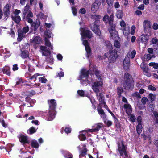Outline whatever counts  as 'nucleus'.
Here are the masks:
<instances>
[{
	"label": "nucleus",
	"instance_id": "f257e3e1",
	"mask_svg": "<svg viewBox=\"0 0 158 158\" xmlns=\"http://www.w3.org/2000/svg\"><path fill=\"white\" fill-rule=\"evenodd\" d=\"M118 150L121 156H123L124 154L126 157H128V155L126 152V147L123 144V141H121L118 143Z\"/></svg>",
	"mask_w": 158,
	"mask_h": 158
},
{
	"label": "nucleus",
	"instance_id": "f03ea898",
	"mask_svg": "<svg viewBox=\"0 0 158 158\" xmlns=\"http://www.w3.org/2000/svg\"><path fill=\"white\" fill-rule=\"evenodd\" d=\"M29 29L28 26H27L24 27L22 30L19 31L18 38V41H21L23 38L25 37L26 33L28 31Z\"/></svg>",
	"mask_w": 158,
	"mask_h": 158
},
{
	"label": "nucleus",
	"instance_id": "7ed1b4c3",
	"mask_svg": "<svg viewBox=\"0 0 158 158\" xmlns=\"http://www.w3.org/2000/svg\"><path fill=\"white\" fill-rule=\"evenodd\" d=\"M103 85L102 81H100L95 82L92 85L93 90L96 93V95L98 96V93L99 92V89Z\"/></svg>",
	"mask_w": 158,
	"mask_h": 158
},
{
	"label": "nucleus",
	"instance_id": "20e7f679",
	"mask_svg": "<svg viewBox=\"0 0 158 158\" xmlns=\"http://www.w3.org/2000/svg\"><path fill=\"white\" fill-rule=\"evenodd\" d=\"M90 29L92 31L98 36H100L101 33L99 28V26L98 23L94 22L92 24H90Z\"/></svg>",
	"mask_w": 158,
	"mask_h": 158
},
{
	"label": "nucleus",
	"instance_id": "39448f33",
	"mask_svg": "<svg viewBox=\"0 0 158 158\" xmlns=\"http://www.w3.org/2000/svg\"><path fill=\"white\" fill-rule=\"evenodd\" d=\"M88 71L83 69L81 71V74L79 78V80H82L83 81L87 80L88 77Z\"/></svg>",
	"mask_w": 158,
	"mask_h": 158
},
{
	"label": "nucleus",
	"instance_id": "423d86ee",
	"mask_svg": "<svg viewBox=\"0 0 158 158\" xmlns=\"http://www.w3.org/2000/svg\"><path fill=\"white\" fill-rule=\"evenodd\" d=\"M110 55L109 57L110 62H114L118 57L117 51L115 50H114L112 51L110 50Z\"/></svg>",
	"mask_w": 158,
	"mask_h": 158
},
{
	"label": "nucleus",
	"instance_id": "0eeeda50",
	"mask_svg": "<svg viewBox=\"0 0 158 158\" xmlns=\"http://www.w3.org/2000/svg\"><path fill=\"white\" fill-rule=\"evenodd\" d=\"M130 56V54L129 53H127L123 61V64L124 68L126 70H127L129 68Z\"/></svg>",
	"mask_w": 158,
	"mask_h": 158
},
{
	"label": "nucleus",
	"instance_id": "6e6552de",
	"mask_svg": "<svg viewBox=\"0 0 158 158\" xmlns=\"http://www.w3.org/2000/svg\"><path fill=\"white\" fill-rule=\"evenodd\" d=\"M83 44L85 45V50L87 52V56L89 58L91 55V49L89 46V44L87 40H84L83 42Z\"/></svg>",
	"mask_w": 158,
	"mask_h": 158
},
{
	"label": "nucleus",
	"instance_id": "1a4fd4ad",
	"mask_svg": "<svg viewBox=\"0 0 158 158\" xmlns=\"http://www.w3.org/2000/svg\"><path fill=\"white\" fill-rule=\"evenodd\" d=\"M133 82V81H124L123 85L124 89H129L130 88H132L134 86Z\"/></svg>",
	"mask_w": 158,
	"mask_h": 158
},
{
	"label": "nucleus",
	"instance_id": "9d476101",
	"mask_svg": "<svg viewBox=\"0 0 158 158\" xmlns=\"http://www.w3.org/2000/svg\"><path fill=\"white\" fill-rule=\"evenodd\" d=\"M101 4V3L98 0L95 1L92 6L91 8L92 11H93L94 12H96L98 10Z\"/></svg>",
	"mask_w": 158,
	"mask_h": 158
},
{
	"label": "nucleus",
	"instance_id": "9b49d317",
	"mask_svg": "<svg viewBox=\"0 0 158 158\" xmlns=\"http://www.w3.org/2000/svg\"><path fill=\"white\" fill-rule=\"evenodd\" d=\"M11 7V6H10L8 4L6 5L5 6L3 9L4 15L5 17H8L10 14V8Z\"/></svg>",
	"mask_w": 158,
	"mask_h": 158
},
{
	"label": "nucleus",
	"instance_id": "f8f14e48",
	"mask_svg": "<svg viewBox=\"0 0 158 158\" xmlns=\"http://www.w3.org/2000/svg\"><path fill=\"white\" fill-rule=\"evenodd\" d=\"M82 36H84L87 37L89 38H90L92 37V33L89 30H84L83 31L81 34Z\"/></svg>",
	"mask_w": 158,
	"mask_h": 158
},
{
	"label": "nucleus",
	"instance_id": "ddd939ff",
	"mask_svg": "<svg viewBox=\"0 0 158 158\" xmlns=\"http://www.w3.org/2000/svg\"><path fill=\"white\" fill-rule=\"evenodd\" d=\"M124 107L126 109V112L128 115L131 114L132 112V108L129 104H125L124 105Z\"/></svg>",
	"mask_w": 158,
	"mask_h": 158
},
{
	"label": "nucleus",
	"instance_id": "4468645a",
	"mask_svg": "<svg viewBox=\"0 0 158 158\" xmlns=\"http://www.w3.org/2000/svg\"><path fill=\"white\" fill-rule=\"evenodd\" d=\"M110 33L112 39L114 40H118V39H119L117 31H116L113 32L110 31Z\"/></svg>",
	"mask_w": 158,
	"mask_h": 158
},
{
	"label": "nucleus",
	"instance_id": "2eb2a0df",
	"mask_svg": "<svg viewBox=\"0 0 158 158\" xmlns=\"http://www.w3.org/2000/svg\"><path fill=\"white\" fill-rule=\"evenodd\" d=\"M124 81H133L131 76L127 72L124 74Z\"/></svg>",
	"mask_w": 158,
	"mask_h": 158
},
{
	"label": "nucleus",
	"instance_id": "dca6fc26",
	"mask_svg": "<svg viewBox=\"0 0 158 158\" xmlns=\"http://www.w3.org/2000/svg\"><path fill=\"white\" fill-rule=\"evenodd\" d=\"M91 18L95 20L94 22H96V23H98L99 22V19L100 18V16L98 15H91Z\"/></svg>",
	"mask_w": 158,
	"mask_h": 158
},
{
	"label": "nucleus",
	"instance_id": "f3484780",
	"mask_svg": "<svg viewBox=\"0 0 158 158\" xmlns=\"http://www.w3.org/2000/svg\"><path fill=\"white\" fill-rule=\"evenodd\" d=\"M11 18L17 24L20 23L21 20L20 16L19 15L12 16Z\"/></svg>",
	"mask_w": 158,
	"mask_h": 158
},
{
	"label": "nucleus",
	"instance_id": "a211bd4d",
	"mask_svg": "<svg viewBox=\"0 0 158 158\" xmlns=\"http://www.w3.org/2000/svg\"><path fill=\"white\" fill-rule=\"evenodd\" d=\"M19 140L21 143H28L26 136L21 135L19 138Z\"/></svg>",
	"mask_w": 158,
	"mask_h": 158
},
{
	"label": "nucleus",
	"instance_id": "6ab92c4d",
	"mask_svg": "<svg viewBox=\"0 0 158 158\" xmlns=\"http://www.w3.org/2000/svg\"><path fill=\"white\" fill-rule=\"evenodd\" d=\"M39 25L40 22L36 21V22H33L32 23L31 27L33 28L34 31H36L39 27Z\"/></svg>",
	"mask_w": 158,
	"mask_h": 158
},
{
	"label": "nucleus",
	"instance_id": "aec40b11",
	"mask_svg": "<svg viewBox=\"0 0 158 158\" xmlns=\"http://www.w3.org/2000/svg\"><path fill=\"white\" fill-rule=\"evenodd\" d=\"M9 68L8 67H4L2 69V71L4 73L6 74V75L10 76V72L9 70Z\"/></svg>",
	"mask_w": 158,
	"mask_h": 158
},
{
	"label": "nucleus",
	"instance_id": "412c9836",
	"mask_svg": "<svg viewBox=\"0 0 158 158\" xmlns=\"http://www.w3.org/2000/svg\"><path fill=\"white\" fill-rule=\"evenodd\" d=\"M142 127L141 124L139 123L136 127L137 133L138 134H140L142 132Z\"/></svg>",
	"mask_w": 158,
	"mask_h": 158
},
{
	"label": "nucleus",
	"instance_id": "4be33fe9",
	"mask_svg": "<svg viewBox=\"0 0 158 158\" xmlns=\"http://www.w3.org/2000/svg\"><path fill=\"white\" fill-rule=\"evenodd\" d=\"M155 56L153 55H151V54H148L144 56V59L147 61H148L150 60L152 57L155 58Z\"/></svg>",
	"mask_w": 158,
	"mask_h": 158
},
{
	"label": "nucleus",
	"instance_id": "5701e85b",
	"mask_svg": "<svg viewBox=\"0 0 158 158\" xmlns=\"http://www.w3.org/2000/svg\"><path fill=\"white\" fill-rule=\"evenodd\" d=\"M33 42L35 44H40L41 42V39L40 37L36 36Z\"/></svg>",
	"mask_w": 158,
	"mask_h": 158
},
{
	"label": "nucleus",
	"instance_id": "b1692460",
	"mask_svg": "<svg viewBox=\"0 0 158 158\" xmlns=\"http://www.w3.org/2000/svg\"><path fill=\"white\" fill-rule=\"evenodd\" d=\"M98 96V100L99 101V102H100V103L102 104L104 103V101L103 99V98L104 97L103 94L101 93H100L99 96Z\"/></svg>",
	"mask_w": 158,
	"mask_h": 158
},
{
	"label": "nucleus",
	"instance_id": "393cba45",
	"mask_svg": "<svg viewBox=\"0 0 158 158\" xmlns=\"http://www.w3.org/2000/svg\"><path fill=\"white\" fill-rule=\"evenodd\" d=\"M123 91V88L121 87H118L117 88V92L119 97L120 98L121 96V94Z\"/></svg>",
	"mask_w": 158,
	"mask_h": 158
},
{
	"label": "nucleus",
	"instance_id": "a878e982",
	"mask_svg": "<svg viewBox=\"0 0 158 158\" xmlns=\"http://www.w3.org/2000/svg\"><path fill=\"white\" fill-rule=\"evenodd\" d=\"M40 49L42 51H44L47 53H50V51L48 49L47 47L45 46H41L40 47Z\"/></svg>",
	"mask_w": 158,
	"mask_h": 158
},
{
	"label": "nucleus",
	"instance_id": "bb28decb",
	"mask_svg": "<svg viewBox=\"0 0 158 158\" xmlns=\"http://www.w3.org/2000/svg\"><path fill=\"white\" fill-rule=\"evenodd\" d=\"M110 27L109 28V32L110 31H115V25L113 24V23L112 24H109Z\"/></svg>",
	"mask_w": 158,
	"mask_h": 158
},
{
	"label": "nucleus",
	"instance_id": "cd10ccee",
	"mask_svg": "<svg viewBox=\"0 0 158 158\" xmlns=\"http://www.w3.org/2000/svg\"><path fill=\"white\" fill-rule=\"evenodd\" d=\"M56 106V102H55V100L54 99L51 100L50 104V108H52V109H54Z\"/></svg>",
	"mask_w": 158,
	"mask_h": 158
},
{
	"label": "nucleus",
	"instance_id": "c85d7f7f",
	"mask_svg": "<svg viewBox=\"0 0 158 158\" xmlns=\"http://www.w3.org/2000/svg\"><path fill=\"white\" fill-rule=\"evenodd\" d=\"M45 45L48 46V47H51V49H53V47L52 46H51V43L48 40V39L47 38H45Z\"/></svg>",
	"mask_w": 158,
	"mask_h": 158
},
{
	"label": "nucleus",
	"instance_id": "c756f323",
	"mask_svg": "<svg viewBox=\"0 0 158 158\" xmlns=\"http://www.w3.org/2000/svg\"><path fill=\"white\" fill-rule=\"evenodd\" d=\"M116 15L118 19H121L123 16V13L121 10L118 11Z\"/></svg>",
	"mask_w": 158,
	"mask_h": 158
},
{
	"label": "nucleus",
	"instance_id": "7c9ffc66",
	"mask_svg": "<svg viewBox=\"0 0 158 158\" xmlns=\"http://www.w3.org/2000/svg\"><path fill=\"white\" fill-rule=\"evenodd\" d=\"M142 37L141 38V40L144 42H146L148 39V35H144L142 36Z\"/></svg>",
	"mask_w": 158,
	"mask_h": 158
},
{
	"label": "nucleus",
	"instance_id": "2f4dec72",
	"mask_svg": "<svg viewBox=\"0 0 158 158\" xmlns=\"http://www.w3.org/2000/svg\"><path fill=\"white\" fill-rule=\"evenodd\" d=\"M31 145L33 147L35 148H38L39 146L38 143L35 140H33L31 143Z\"/></svg>",
	"mask_w": 158,
	"mask_h": 158
},
{
	"label": "nucleus",
	"instance_id": "473e14b6",
	"mask_svg": "<svg viewBox=\"0 0 158 158\" xmlns=\"http://www.w3.org/2000/svg\"><path fill=\"white\" fill-rule=\"evenodd\" d=\"M29 9V6L27 5L24 7V9L23 12V14L24 16L26 15L27 12L28 11Z\"/></svg>",
	"mask_w": 158,
	"mask_h": 158
},
{
	"label": "nucleus",
	"instance_id": "72a5a7b5",
	"mask_svg": "<svg viewBox=\"0 0 158 158\" xmlns=\"http://www.w3.org/2000/svg\"><path fill=\"white\" fill-rule=\"evenodd\" d=\"M114 45L116 48H120L121 46L120 43L117 40H115Z\"/></svg>",
	"mask_w": 158,
	"mask_h": 158
},
{
	"label": "nucleus",
	"instance_id": "f704fd0d",
	"mask_svg": "<svg viewBox=\"0 0 158 158\" xmlns=\"http://www.w3.org/2000/svg\"><path fill=\"white\" fill-rule=\"evenodd\" d=\"M149 65L151 66H153L155 69L158 68V64L155 63H150L149 64Z\"/></svg>",
	"mask_w": 158,
	"mask_h": 158
},
{
	"label": "nucleus",
	"instance_id": "c9c22d12",
	"mask_svg": "<svg viewBox=\"0 0 158 158\" xmlns=\"http://www.w3.org/2000/svg\"><path fill=\"white\" fill-rule=\"evenodd\" d=\"M144 23L145 24H144V27L145 28L146 27H150V22L149 21L147 20H144Z\"/></svg>",
	"mask_w": 158,
	"mask_h": 158
},
{
	"label": "nucleus",
	"instance_id": "e433bc0d",
	"mask_svg": "<svg viewBox=\"0 0 158 158\" xmlns=\"http://www.w3.org/2000/svg\"><path fill=\"white\" fill-rule=\"evenodd\" d=\"M154 108V105L150 104L148 107V110L150 111H152L153 110Z\"/></svg>",
	"mask_w": 158,
	"mask_h": 158
},
{
	"label": "nucleus",
	"instance_id": "4c0bfd02",
	"mask_svg": "<svg viewBox=\"0 0 158 158\" xmlns=\"http://www.w3.org/2000/svg\"><path fill=\"white\" fill-rule=\"evenodd\" d=\"M21 56L23 58H25L28 57L27 52H26L24 51H22L21 53Z\"/></svg>",
	"mask_w": 158,
	"mask_h": 158
},
{
	"label": "nucleus",
	"instance_id": "58836bf2",
	"mask_svg": "<svg viewBox=\"0 0 158 158\" xmlns=\"http://www.w3.org/2000/svg\"><path fill=\"white\" fill-rule=\"evenodd\" d=\"M87 150L86 148H84L83 150L81 153V154L79 155V157H81L82 156H83L86 154V152Z\"/></svg>",
	"mask_w": 158,
	"mask_h": 158
},
{
	"label": "nucleus",
	"instance_id": "ea45409f",
	"mask_svg": "<svg viewBox=\"0 0 158 158\" xmlns=\"http://www.w3.org/2000/svg\"><path fill=\"white\" fill-rule=\"evenodd\" d=\"M149 98L151 99V102H152L154 101L155 96L152 94H150L149 95Z\"/></svg>",
	"mask_w": 158,
	"mask_h": 158
},
{
	"label": "nucleus",
	"instance_id": "a19ab883",
	"mask_svg": "<svg viewBox=\"0 0 158 158\" xmlns=\"http://www.w3.org/2000/svg\"><path fill=\"white\" fill-rule=\"evenodd\" d=\"M55 117V113L53 112L52 113L50 114L48 118V119L49 121L52 120Z\"/></svg>",
	"mask_w": 158,
	"mask_h": 158
},
{
	"label": "nucleus",
	"instance_id": "79ce46f5",
	"mask_svg": "<svg viewBox=\"0 0 158 158\" xmlns=\"http://www.w3.org/2000/svg\"><path fill=\"white\" fill-rule=\"evenodd\" d=\"M132 96L133 97L137 98H140L141 97L140 93L138 92H135L133 94Z\"/></svg>",
	"mask_w": 158,
	"mask_h": 158
},
{
	"label": "nucleus",
	"instance_id": "37998d69",
	"mask_svg": "<svg viewBox=\"0 0 158 158\" xmlns=\"http://www.w3.org/2000/svg\"><path fill=\"white\" fill-rule=\"evenodd\" d=\"M148 101V99L147 98L145 97H143L141 100L142 103L143 105H145Z\"/></svg>",
	"mask_w": 158,
	"mask_h": 158
},
{
	"label": "nucleus",
	"instance_id": "c03bdc74",
	"mask_svg": "<svg viewBox=\"0 0 158 158\" xmlns=\"http://www.w3.org/2000/svg\"><path fill=\"white\" fill-rule=\"evenodd\" d=\"M136 54V52L135 50L132 51L130 54V56L131 58H133Z\"/></svg>",
	"mask_w": 158,
	"mask_h": 158
},
{
	"label": "nucleus",
	"instance_id": "a18cd8bd",
	"mask_svg": "<svg viewBox=\"0 0 158 158\" xmlns=\"http://www.w3.org/2000/svg\"><path fill=\"white\" fill-rule=\"evenodd\" d=\"M105 44L106 46L108 48H109L110 49L111 47V44L109 41H106Z\"/></svg>",
	"mask_w": 158,
	"mask_h": 158
},
{
	"label": "nucleus",
	"instance_id": "49530a36",
	"mask_svg": "<svg viewBox=\"0 0 158 158\" xmlns=\"http://www.w3.org/2000/svg\"><path fill=\"white\" fill-rule=\"evenodd\" d=\"M33 17V14L30 11H28V14H27L26 18H30V17Z\"/></svg>",
	"mask_w": 158,
	"mask_h": 158
},
{
	"label": "nucleus",
	"instance_id": "de8ad7c7",
	"mask_svg": "<svg viewBox=\"0 0 158 158\" xmlns=\"http://www.w3.org/2000/svg\"><path fill=\"white\" fill-rule=\"evenodd\" d=\"M39 81L42 83H45L47 81V80L45 78L40 77L39 78Z\"/></svg>",
	"mask_w": 158,
	"mask_h": 158
},
{
	"label": "nucleus",
	"instance_id": "09e8293b",
	"mask_svg": "<svg viewBox=\"0 0 158 158\" xmlns=\"http://www.w3.org/2000/svg\"><path fill=\"white\" fill-rule=\"evenodd\" d=\"M95 74L96 76H97V78H100V73L98 70H96L95 72Z\"/></svg>",
	"mask_w": 158,
	"mask_h": 158
},
{
	"label": "nucleus",
	"instance_id": "8fccbe9b",
	"mask_svg": "<svg viewBox=\"0 0 158 158\" xmlns=\"http://www.w3.org/2000/svg\"><path fill=\"white\" fill-rule=\"evenodd\" d=\"M113 17L110 16L109 18V24H112L113 23Z\"/></svg>",
	"mask_w": 158,
	"mask_h": 158
},
{
	"label": "nucleus",
	"instance_id": "3c124183",
	"mask_svg": "<svg viewBox=\"0 0 158 158\" xmlns=\"http://www.w3.org/2000/svg\"><path fill=\"white\" fill-rule=\"evenodd\" d=\"M130 118L131 120L133 122H134L135 121V119H136L135 117L132 114H130Z\"/></svg>",
	"mask_w": 158,
	"mask_h": 158
},
{
	"label": "nucleus",
	"instance_id": "603ef678",
	"mask_svg": "<svg viewBox=\"0 0 158 158\" xmlns=\"http://www.w3.org/2000/svg\"><path fill=\"white\" fill-rule=\"evenodd\" d=\"M30 134H32L36 131V130L34 127H31L29 129Z\"/></svg>",
	"mask_w": 158,
	"mask_h": 158
},
{
	"label": "nucleus",
	"instance_id": "864d4df0",
	"mask_svg": "<svg viewBox=\"0 0 158 158\" xmlns=\"http://www.w3.org/2000/svg\"><path fill=\"white\" fill-rule=\"evenodd\" d=\"M109 16L108 15H105L103 17V21L107 22L109 20Z\"/></svg>",
	"mask_w": 158,
	"mask_h": 158
},
{
	"label": "nucleus",
	"instance_id": "5fc2aeb1",
	"mask_svg": "<svg viewBox=\"0 0 158 158\" xmlns=\"http://www.w3.org/2000/svg\"><path fill=\"white\" fill-rule=\"evenodd\" d=\"M113 2V0H106L107 3L108 5L110 6H112Z\"/></svg>",
	"mask_w": 158,
	"mask_h": 158
},
{
	"label": "nucleus",
	"instance_id": "6e6d98bb",
	"mask_svg": "<svg viewBox=\"0 0 158 158\" xmlns=\"http://www.w3.org/2000/svg\"><path fill=\"white\" fill-rule=\"evenodd\" d=\"M104 122L108 126H110L112 124V122L110 121L106 120Z\"/></svg>",
	"mask_w": 158,
	"mask_h": 158
},
{
	"label": "nucleus",
	"instance_id": "4d7b16f0",
	"mask_svg": "<svg viewBox=\"0 0 158 158\" xmlns=\"http://www.w3.org/2000/svg\"><path fill=\"white\" fill-rule=\"evenodd\" d=\"M39 75L38 73L36 74H35L32 77H31L30 78V79L32 80V79L35 78V80H34V81H35L36 79V77Z\"/></svg>",
	"mask_w": 158,
	"mask_h": 158
},
{
	"label": "nucleus",
	"instance_id": "13d9d810",
	"mask_svg": "<svg viewBox=\"0 0 158 158\" xmlns=\"http://www.w3.org/2000/svg\"><path fill=\"white\" fill-rule=\"evenodd\" d=\"M78 94L81 96H83L84 94V93L83 91L81 90H79L77 91Z\"/></svg>",
	"mask_w": 158,
	"mask_h": 158
},
{
	"label": "nucleus",
	"instance_id": "bf43d9fd",
	"mask_svg": "<svg viewBox=\"0 0 158 158\" xmlns=\"http://www.w3.org/2000/svg\"><path fill=\"white\" fill-rule=\"evenodd\" d=\"M152 42L153 44H156L158 42V40L156 38H154L152 40Z\"/></svg>",
	"mask_w": 158,
	"mask_h": 158
},
{
	"label": "nucleus",
	"instance_id": "052dcab7",
	"mask_svg": "<svg viewBox=\"0 0 158 158\" xmlns=\"http://www.w3.org/2000/svg\"><path fill=\"white\" fill-rule=\"evenodd\" d=\"M148 51L149 53V54H153V49L152 48H149L148 49Z\"/></svg>",
	"mask_w": 158,
	"mask_h": 158
},
{
	"label": "nucleus",
	"instance_id": "680f3d73",
	"mask_svg": "<svg viewBox=\"0 0 158 158\" xmlns=\"http://www.w3.org/2000/svg\"><path fill=\"white\" fill-rule=\"evenodd\" d=\"M153 28L154 30H157L158 29V25L157 23H154L153 24Z\"/></svg>",
	"mask_w": 158,
	"mask_h": 158
},
{
	"label": "nucleus",
	"instance_id": "e2e57ef3",
	"mask_svg": "<svg viewBox=\"0 0 158 158\" xmlns=\"http://www.w3.org/2000/svg\"><path fill=\"white\" fill-rule=\"evenodd\" d=\"M80 12L81 14H84L85 13L86 10L84 8H82L80 9Z\"/></svg>",
	"mask_w": 158,
	"mask_h": 158
},
{
	"label": "nucleus",
	"instance_id": "0e129e2a",
	"mask_svg": "<svg viewBox=\"0 0 158 158\" xmlns=\"http://www.w3.org/2000/svg\"><path fill=\"white\" fill-rule=\"evenodd\" d=\"M135 14L137 15H140L142 14V12L140 10H137L135 12Z\"/></svg>",
	"mask_w": 158,
	"mask_h": 158
},
{
	"label": "nucleus",
	"instance_id": "69168bd1",
	"mask_svg": "<svg viewBox=\"0 0 158 158\" xmlns=\"http://www.w3.org/2000/svg\"><path fill=\"white\" fill-rule=\"evenodd\" d=\"M120 25L121 27H124L126 26L125 23L123 21H122L120 23Z\"/></svg>",
	"mask_w": 158,
	"mask_h": 158
},
{
	"label": "nucleus",
	"instance_id": "338daca9",
	"mask_svg": "<svg viewBox=\"0 0 158 158\" xmlns=\"http://www.w3.org/2000/svg\"><path fill=\"white\" fill-rule=\"evenodd\" d=\"M148 89L151 90L155 91L156 90V88L151 85H150L148 86Z\"/></svg>",
	"mask_w": 158,
	"mask_h": 158
},
{
	"label": "nucleus",
	"instance_id": "774afa93",
	"mask_svg": "<svg viewBox=\"0 0 158 158\" xmlns=\"http://www.w3.org/2000/svg\"><path fill=\"white\" fill-rule=\"evenodd\" d=\"M65 131L67 133H70L71 131V129L69 128H66L65 129Z\"/></svg>",
	"mask_w": 158,
	"mask_h": 158
}]
</instances>
